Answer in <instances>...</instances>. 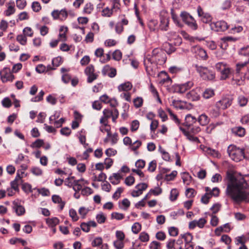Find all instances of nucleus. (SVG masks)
I'll return each instance as SVG.
<instances>
[{
	"label": "nucleus",
	"instance_id": "28",
	"mask_svg": "<svg viewBox=\"0 0 249 249\" xmlns=\"http://www.w3.org/2000/svg\"><path fill=\"white\" fill-rule=\"evenodd\" d=\"M238 53L241 56L249 57V45L240 48L238 51Z\"/></svg>",
	"mask_w": 249,
	"mask_h": 249
},
{
	"label": "nucleus",
	"instance_id": "16",
	"mask_svg": "<svg viewBox=\"0 0 249 249\" xmlns=\"http://www.w3.org/2000/svg\"><path fill=\"white\" fill-rule=\"evenodd\" d=\"M196 119L192 116L191 114H188L186 116L185 119V122L183 124V125L187 127L188 129L193 125V124L196 122Z\"/></svg>",
	"mask_w": 249,
	"mask_h": 249
},
{
	"label": "nucleus",
	"instance_id": "2",
	"mask_svg": "<svg viewBox=\"0 0 249 249\" xmlns=\"http://www.w3.org/2000/svg\"><path fill=\"white\" fill-rule=\"evenodd\" d=\"M151 58L152 62L156 64L162 65L166 61V55L165 52L160 48H155L152 53Z\"/></svg>",
	"mask_w": 249,
	"mask_h": 249
},
{
	"label": "nucleus",
	"instance_id": "48",
	"mask_svg": "<svg viewBox=\"0 0 249 249\" xmlns=\"http://www.w3.org/2000/svg\"><path fill=\"white\" fill-rule=\"evenodd\" d=\"M17 40L22 45H25L27 43L26 36L22 35H18L17 37Z\"/></svg>",
	"mask_w": 249,
	"mask_h": 249
},
{
	"label": "nucleus",
	"instance_id": "54",
	"mask_svg": "<svg viewBox=\"0 0 249 249\" xmlns=\"http://www.w3.org/2000/svg\"><path fill=\"white\" fill-rule=\"evenodd\" d=\"M196 193V191L193 188H188L185 192L186 196L189 198L194 197Z\"/></svg>",
	"mask_w": 249,
	"mask_h": 249
},
{
	"label": "nucleus",
	"instance_id": "58",
	"mask_svg": "<svg viewBox=\"0 0 249 249\" xmlns=\"http://www.w3.org/2000/svg\"><path fill=\"white\" fill-rule=\"evenodd\" d=\"M94 40V34L89 32L86 36L85 41L86 43H92Z\"/></svg>",
	"mask_w": 249,
	"mask_h": 249
},
{
	"label": "nucleus",
	"instance_id": "31",
	"mask_svg": "<svg viewBox=\"0 0 249 249\" xmlns=\"http://www.w3.org/2000/svg\"><path fill=\"white\" fill-rule=\"evenodd\" d=\"M214 94V90L211 89H207L203 93V96L205 99H209Z\"/></svg>",
	"mask_w": 249,
	"mask_h": 249
},
{
	"label": "nucleus",
	"instance_id": "27",
	"mask_svg": "<svg viewBox=\"0 0 249 249\" xmlns=\"http://www.w3.org/2000/svg\"><path fill=\"white\" fill-rule=\"evenodd\" d=\"M59 222V220L57 217L46 219V223L51 228L55 227Z\"/></svg>",
	"mask_w": 249,
	"mask_h": 249
},
{
	"label": "nucleus",
	"instance_id": "11",
	"mask_svg": "<svg viewBox=\"0 0 249 249\" xmlns=\"http://www.w3.org/2000/svg\"><path fill=\"white\" fill-rule=\"evenodd\" d=\"M51 15L54 20L59 19L63 21L67 18L68 14L66 9H63L60 11L54 10L52 12Z\"/></svg>",
	"mask_w": 249,
	"mask_h": 249
},
{
	"label": "nucleus",
	"instance_id": "1",
	"mask_svg": "<svg viewBox=\"0 0 249 249\" xmlns=\"http://www.w3.org/2000/svg\"><path fill=\"white\" fill-rule=\"evenodd\" d=\"M249 185L243 177H231L226 190V195L234 202L240 203L249 198Z\"/></svg>",
	"mask_w": 249,
	"mask_h": 249
},
{
	"label": "nucleus",
	"instance_id": "46",
	"mask_svg": "<svg viewBox=\"0 0 249 249\" xmlns=\"http://www.w3.org/2000/svg\"><path fill=\"white\" fill-rule=\"evenodd\" d=\"M157 167V161L155 160L151 161L148 165V171L150 172H153L155 171Z\"/></svg>",
	"mask_w": 249,
	"mask_h": 249
},
{
	"label": "nucleus",
	"instance_id": "41",
	"mask_svg": "<svg viewBox=\"0 0 249 249\" xmlns=\"http://www.w3.org/2000/svg\"><path fill=\"white\" fill-rule=\"evenodd\" d=\"M134 105L135 107L139 108L142 106L143 99L142 97H138L133 100Z\"/></svg>",
	"mask_w": 249,
	"mask_h": 249
},
{
	"label": "nucleus",
	"instance_id": "5",
	"mask_svg": "<svg viewBox=\"0 0 249 249\" xmlns=\"http://www.w3.org/2000/svg\"><path fill=\"white\" fill-rule=\"evenodd\" d=\"M160 27L161 30L167 31L169 26V17L167 11L162 10L160 14Z\"/></svg>",
	"mask_w": 249,
	"mask_h": 249
},
{
	"label": "nucleus",
	"instance_id": "14",
	"mask_svg": "<svg viewBox=\"0 0 249 249\" xmlns=\"http://www.w3.org/2000/svg\"><path fill=\"white\" fill-rule=\"evenodd\" d=\"M143 63L147 73L150 75L154 74L156 68L153 67V63H155V62H152L151 58L146 57L144 59Z\"/></svg>",
	"mask_w": 249,
	"mask_h": 249
},
{
	"label": "nucleus",
	"instance_id": "9",
	"mask_svg": "<svg viewBox=\"0 0 249 249\" xmlns=\"http://www.w3.org/2000/svg\"><path fill=\"white\" fill-rule=\"evenodd\" d=\"M85 73L88 76L87 82L89 83H92L98 77V74L95 72L94 68L92 65H89L85 69Z\"/></svg>",
	"mask_w": 249,
	"mask_h": 249
},
{
	"label": "nucleus",
	"instance_id": "17",
	"mask_svg": "<svg viewBox=\"0 0 249 249\" xmlns=\"http://www.w3.org/2000/svg\"><path fill=\"white\" fill-rule=\"evenodd\" d=\"M179 128L189 141L196 142H199L198 138L191 135L188 130H187L181 126H180Z\"/></svg>",
	"mask_w": 249,
	"mask_h": 249
},
{
	"label": "nucleus",
	"instance_id": "45",
	"mask_svg": "<svg viewBox=\"0 0 249 249\" xmlns=\"http://www.w3.org/2000/svg\"><path fill=\"white\" fill-rule=\"evenodd\" d=\"M96 219L97 222L99 224H103L105 223L106 217L103 214V213H101L99 214H98L96 216Z\"/></svg>",
	"mask_w": 249,
	"mask_h": 249
},
{
	"label": "nucleus",
	"instance_id": "20",
	"mask_svg": "<svg viewBox=\"0 0 249 249\" xmlns=\"http://www.w3.org/2000/svg\"><path fill=\"white\" fill-rule=\"evenodd\" d=\"M68 31L67 27L62 26L59 29V40L66 41L67 40L66 33Z\"/></svg>",
	"mask_w": 249,
	"mask_h": 249
},
{
	"label": "nucleus",
	"instance_id": "19",
	"mask_svg": "<svg viewBox=\"0 0 249 249\" xmlns=\"http://www.w3.org/2000/svg\"><path fill=\"white\" fill-rule=\"evenodd\" d=\"M232 132L239 137H243L245 135V129L241 126H236L231 129Z\"/></svg>",
	"mask_w": 249,
	"mask_h": 249
},
{
	"label": "nucleus",
	"instance_id": "4",
	"mask_svg": "<svg viewBox=\"0 0 249 249\" xmlns=\"http://www.w3.org/2000/svg\"><path fill=\"white\" fill-rule=\"evenodd\" d=\"M180 17L183 21L191 29L196 30L198 25L195 18L186 12H182Z\"/></svg>",
	"mask_w": 249,
	"mask_h": 249
},
{
	"label": "nucleus",
	"instance_id": "39",
	"mask_svg": "<svg viewBox=\"0 0 249 249\" xmlns=\"http://www.w3.org/2000/svg\"><path fill=\"white\" fill-rule=\"evenodd\" d=\"M248 102V99L243 95H240L238 98V102L241 107L245 106Z\"/></svg>",
	"mask_w": 249,
	"mask_h": 249
},
{
	"label": "nucleus",
	"instance_id": "38",
	"mask_svg": "<svg viewBox=\"0 0 249 249\" xmlns=\"http://www.w3.org/2000/svg\"><path fill=\"white\" fill-rule=\"evenodd\" d=\"M44 95V92L43 90H41L36 96L32 98L31 101L34 102L41 101L43 100Z\"/></svg>",
	"mask_w": 249,
	"mask_h": 249
},
{
	"label": "nucleus",
	"instance_id": "26",
	"mask_svg": "<svg viewBox=\"0 0 249 249\" xmlns=\"http://www.w3.org/2000/svg\"><path fill=\"white\" fill-rule=\"evenodd\" d=\"M132 88V84L129 82H125L124 83L121 84L118 87V90L121 91H128L130 90Z\"/></svg>",
	"mask_w": 249,
	"mask_h": 249
},
{
	"label": "nucleus",
	"instance_id": "44",
	"mask_svg": "<svg viewBox=\"0 0 249 249\" xmlns=\"http://www.w3.org/2000/svg\"><path fill=\"white\" fill-rule=\"evenodd\" d=\"M139 125L140 123L138 120H135L133 121L131 124L130 126L131 131L132 132L136 131L138 129Z\"/></svg>",
	"mask_w": 249,
	"mask_h": 249
},
{
	"label": "nucleus",
	"instance_id": "21",
	"mask_svg": "<svg viewBox=\"0 0 249 249\" xmlns=\"http://www.w3.org/2000/svg\"><path fill=\"white\" fill-rule=\"evenodd\" d=\"M220 79L221 80H225L227 78H229L230 76L232 74L231 69L229 67H226L223 70H222L220 72Z\"/></svg>",
	"mask_w": 249,
	"mask_h": 249
},
{
	"label": "nucleus",
	"instance_id": "56",
	"mask_svg": "<svg viewBox=\"0 0 249 249\" xmlns=\"http://www.w3.org/2000/svg\"><path fill=\"white\" fill-rule=\"evenodd\" d=\"M198 53L199 56L204 60H206L208 57L206 51L203 49L199 48L198 50Z\"/></svg>",
	"mask_w": 249,
	"mask_h": 249
},
{
	"label": "nucleus",
	"instance_id": "35",
	"mask_svg": "<svg viewBox=\"0 0 249 249\" xmlns=\"http://www.w3.org/2000/svg\"><path fill=\"white\" fill-rule=\"evenodd\" d=\"M142 229L141 224L139 222L135 223L131 227L132 232L135 234L138 233Z\"/></svg>",
	"mask_w": 249,
	"mask_h": 249
},
{
	"label": "nucleus",
	"instance_id": "43",
	"mask_svg": "<svg viewBox=\"0 0 249 249\" xmlns=\"http://www.w3.org/2000/svg\"><path fill=\"white\" fill-rule=\"evenodd\" d=\"M164 47L166 49V52L168 54L172 53L176 50V48L171 43H166L165 44Z\"/></svg>",
	"mask_w": 249,
	"mask_h": 249
},
{
	"label": "nucleus",
	"instance_id": "13",
	"mask_svg": "<svg viewBox=\"0 0 249 249\" xmlns=\"http://www.w3.org/2000/svg\"><path fill=\"white\" fill-rule=\"evenodd\" d=\"M197 12L198 17L201 18V20L203 23H207L211 21L212 19L211 16L209 13L205 12L200 6L197 7Z\"/></svg>",
	"mask_w": 249,
	"mask_h": 249
},
{
	"label": "nucleus",
	"instance_id": "51",
	"mask_svg": "<svg viewBox=\"0 0 249 249\" xmlns=\"http://www.w3.org/2000/svg\"><path fill=\"white\" fill-rule=\"evenodd\" d=\"M69 215L73 221H77L79 219L76 211L73 209L70 210Z\"/></svg>",
	"mask_w": 249,
	"mask_h": 249
},
{
	"label": "nucleus",
	"instance_id": "23",
	"mask_svg": "<svg viewBox=\"0 0 249 249\" xmlns=\"http://www.w3.org/2000/svg\"><path fill=\"white\" fill-rule=\"evenodd\" d=\"M210 121V119L205 114H202L198 118V122L200 125L204 126L207 125Z\"/></svg>",
	"mask_w": 249,
	"mask_h": 249
},
{
	"label": "nucleus",
	"instance_id": "50",
	"mask_svg": "<svg viewBox=\"0 0 249 249\" xmlns=\"http://www.w3.org/2000/svg\"><path fill=\"white\" fill-rule=\"evenodd\" d=\"M61 57L58 56L52 59V63L54 67H57L62 63Z\"/></svg>",
	"mask_w": 249,
	"mask_h": 249
},
{
	"label": "nucleus",
	"instance_id": "24",
	"mask_svg": "<svg viewBox=\"0 0 249 249\" xmlns=\"http://www.w3.org/2000/svg\"><path fill=\"white\" fill-rule=\"evenodd\" d=\"M186 96L188 99L192 101L198 100L200 98L199 95L195 90H192L189 92L187 93Z\"/></svg>",
	"mask_w": 249,
	"mask_h": 249
},
{
	"label": "nucleus",
	"instance_id": "10",
	"mask_svg": "<svg viewBox=\"0 0 249 249\" xmlns=\"http://www.w3.org/2000/svg\"><path fill=\"white\" fill-rule=\"evenodd\" d=\"M219 189L217 187H214L212 189L211 193H206L202 196L201 202L205 204L209 203L210 199L213 196H218L219 195Z\"/></svg>",
	"mask_w": 249,
	"mask_h": 249
},
{
	"label": "nucleus",
	"instance_id": "12",
	"mask_svg": "<svg viewBox=\"0 0 249 249\" xmlns=\"http://www.w3.org/2000/svg\"><path fill=\"white\" fill-rule=\"evenodd\" d=\"M232 102V99L231 98H223L216 103L215 107L224 110L231 106Z\"/></svg>",
	"mask_w": 249,
	"mask_h": 249
},
{
	"label": "nucleus",
	"instance_id": "61",
	"mask_svg": "<svg viewBox=\"0 0 249 249\" xmlns=\"http://www.w3.org/2000/svg\"><path fill=\"white\" fill-rule=\"evenodd\" d=\"M124 217V215L123 213H118L117 212H114L111 213V218H114L118 220H122Z\"/></svg>",
	"mask_w": 249,
	"mask_h": 249
},
{
	"label": "nucleus",
	"instance_id": "60",
	"mask_svg": "<svg viewBox=\"0 0 249 249\" xmlns=\"http://www.w3.org/2000/svg\"><path fill=\"white\" fill-rule=\"evenodd\" d=\"M2 105L4 107H10L12 105V103L11 100L8 97L4 98L2 102Z\"/></svg>",
	"mask_w": 249,
	"mask_h": 249
},
{
	"label": "nucleus",
	"instance_id": "6",
	"mask_svg": "<svg viewBox=\"0 0 249 249\" xmlns=\"http://www.w3.org/2000/svg\"><path fill=\"white\" fill-rule=\"evenodd\" d=\"M249 64V60L244 62H239L236 64V69L235 72L233 74L232 80L233 81H235L233 84H236L237 85H240V82H241L240 80H234V77L236 76L240 75L241 73H243V71L245 70L246 67Z\"/></svg>",
	"mask_w": 249,
	"mask_h": 249
},
{
	"label": "nucleus",
	"instance_id": "62",
	"mask_svg": "<svg viewBox=\"0 0 249 249\" xmlns=\"http://www.w3.org/2000/svg\"><path fill=\"white\" fill-rule=\"evenodd\" d=\"M177 175V172L176 171H173L171 173L168 175H166L165 177V179L167 181L172 180Z\"/></svg>",
	"mask_w": 249,
	"mask_h": 249
},
{
	"label": "nucleus",
	"instance_id": "30",
	"mask_svg": "<svg viewBox=\"0 0 249 249\" xmlns=\"http://www.w3.org/2000/svg\"><path fill=\"white\" fill-rule=\"evenodd\" d=\"M180 237L184 239L185 244L191 243L193 238V236L190 233L187 232L183 234H181Z\"/></svg>",
	"mask_w": 249,
	"mask_h": 249
},
{
	"label": "nucleus",
	"instance_id": "55",
	"mask_svg": "<svg viewBox=\"0 0 249 249\" xmlns=\"http://www.w3.org/2000/svg\"><path fill=\"white\" fill-rule=\"evenodd\" d=\"M112 56L114 60L119 61L122 58V54L120 51L116 50L113 52Z\"/></svg>",
	"mask_w": 249,
	"mask_h": 249
},
{
	"label": "nucleus",
	"instance_id": "7",
	"mask_svg": "<svg viewBox=\"0 0 249 249\" xmlns=\"http://www.w3.org/2000/svg\"><path fill=\"white\" fill-rule=\"evenodd\" d=\"M0 77L3 83L12 82L15 79V76L10 71V69L7 67L4 68L0 71Z\"/></svg>",
	"mask_w": 249,
	"mask_h": 249
},
{
	"label": "nucleus",
	"instance_id": "3",
	"mask_svg": "<svg viewBox=\"0 0 249 249\" xmlns=\"http://www.w3.org/2000/svg\"><path fill=\"white\" fill-rule=\"evenodd\" d=\"M195 67L199 73L200 77L205 80H213L215 78V73L212 71L209 70L207 67L199 66L197 64Z\"/></svg>",
	"mask_w": 249,
	"mask_h": 249
},
{
	"label": "nucleus",
	"instance_id": "63",
	"mask_svg": "<svg viewBox=\"0 0 249 249\" xmlns=\"http://www.w3.org/2000/svg\"><path fill=\"white\" fill-rule=\"evenodd\" d=\"M175 240L170 239L167 243L166 247L168 249H178V247H175Z\"/></svg>",
	"mask_w": 249,
	"mask_h": 249
},
{
	"label": "nucleus",
	"instance_id": "29",
	"mask_svg": "<svg viewBox=\"0 0 249 249\" xmlns=\"http://www.w3.org/2000/svg\"><path fill=\"white\" fill-rule=\"evenodd\" d=\"M84 185V183H80L79 180H74V185L72 189L75 192H79L80 191H82Z\"/></svg>",
	"mask_w": 249,
	"mask_h": 249
},
{
	"label": "nucleus",
	"instance_id": "40",
	"mask_svg": "<svg viewBox=\"0 0 249 249\" xmlns=\"http://www.w3.org/2000/svg\"><path fill=\"white\" fill-rule=\"evenodd\" d=\"M171 14L172 18L173 20L175 23L178 26H181V24L178 19V17L177 15H176L174 13V10L173 8H172L171 9Z\"/></svg>",
	"mask_w": 249,
	"mask_h": 249
},
{
	"label": "nucleus",
	"instance_id": "22",
	"mask_svg": "<svg viewBox=\"0 0 249 249\" xmlns=\"http://www.w3.org/2000/svg\"><path fill=\"white\" fill-rule=\"evenodd\" d=\"M52 201L54 203L59 204V207L61 210H62L65 206V203L64 201H63L62 198L58 195H53L52 197Z\"/></svg>",
	"mask_w": 249,
	"mask_h": 249
},
{
	"label": "nucleus",
	"instance_id": "33",
	"mask_svg": "<svg viewBox=\"0 0 249 249\" xmlns=\"http://www.w3.org/2000/svg\"><path fill=\"white\" fill-rule=\"evenodd\" d=\"M182 179L183 183L188 185H189L191 182L192 177L189 173H183L182 175Z\"/></svg>",
	"mask_w": 249,
	"mask_h": 249
},
{
	"label": "nucleus",
	"instance_id": "36",
	"mask_svg": "<svg viewBox=\"0 0 249 249\" xmlns=\"http://www.w3.org/2000/svg\"><path fill=\"white\" fill-rule=\"evenodd\" d=\"M113 113L114 109L112 110L108 108L105 109L103 111V113L106 120H107L108 119L110 118L113 115Z\"/></svg>",
	"mask_w": 249,
	"mask_h": 249
},
{
	"label": "nucleus",
	"instance_id": "25",
	"mask_svg": "<svg viewBox=\"0 0 249 249\" xmlns=\"http://www.w3.org/2000/svg\"><path fill=\"white\" fill-rule=\"evenodd\" d=\"M9 5L7 9L5 11V15L6 16H10L13 14L15 12V4L14 1H10L8 3Z\"/></svg>",
	"mask_w": 249,
	"mask_h": 249
},
{
	"label": "nucleus",
	"instance_id": "18",
	"mask_svg": "<svg viewBox=\"0 0 249 249\" xmlns=\"http://www.w3.org/2000/svg\"><path fill=\"white\" fill-rule=\"evenodd\" d=\"M13 208L15 210L16 214L18 215H22L24 214L25 212L24 207L19 204L18 202L14 201L13 202Z\"/></svg>",
	"mask_w": 249,
	"mask_h": 249
},
{
	"label": "nucleus",
	"instance_id": "49",
	"mask_svg": "<svg viewBox=\"0 0 249 249\" xmlns=\"http://www.w3.org/2000/svg\"><path fill=\"white\" fill-rule=\"evenodd\" d=\"M124 191V189L122 187H119L117 188L116 192L114 193L112 196V198L114 199L117 200L121 196V194Z\"/></svg>",
	"mask_w": 249,
	"mask_h": 249
},
{
	"label": "nucleus",
	"instance_id": "59",
	"mask_svg": "<svg viewBox=\"0 0 249 249\" xmlns=\"http://www.w3.org/2000/svg\"><path fill=\"white\" fill-rule=\"evenodd\" d=\"M89 210L85 207H82L79 209L78 212L80 215H81L82 218H84L88 213Z\"/></svg>",
	"mask_w": 249,
	"mask_h": 249
},
{
	"label": "nucleus",
	"instance_id": "37",
	"mask_svg": "<svg viewBox=\"0 0 249 249\" xmlns=\"http://www.w3.org/2000/svg\"><path fill=\"white\" fill-rule=\"evenodd\" d=\"M206 152L213 157L219 158L220 156L219 153L217 151L209 147L207 148Z\"/></svg>",
	"mask_w": 249,
	"mask_h": 249
},
{
	"label": "nucleus",
	"instance_id": "53",
	"mask_svg": "<svg viewBox=\"0 0 249 249\" xmlns=\"http://www.w3.org/2000/svg\"><path fill=\"white\" fill-rule=\"evenodd\" d=\"M113 9L114 8H112L110 9L108 7H106L102 10V15L105 17H110L112 14Z\"/></svg>",
	"mask_w": 249,
	"mask_h": 249
},
{
	"label": "nucleus",
	"instance_id": "42",
	"mask_svg": "<svg viewBox=\"0 0 249 249\" xmlns=\"http://www.w3.org/2000/svg\"><path fill=\"white\" fill-rule=\"evenodd\" d=\"M44 141L42 139H37L35 142H33L31 146L33 148H39L42 146L44 144Z\"/></svg>",
	"mask_w": 249,
	"mask_h": 249
},
{
	"label": "nucleus",
	"instance_id": "8",
	"mask_svg": "<svg viewBox=\"0 0 249 249\" xmlns=\"http://www.w3.org/2000/svg\"><path fill=\"white\" fill-rule=\"evenodd\" d=\"M210 25L211 29L215 32H224L228 28L227 22L223 20L212 22Z\"/></svg>",
	"mask_w": 249,
	"mask_h": 249
},
{
	"label": "nucleus",
	"instance_id": "47",
	"mask_svg": "<svg viewBox=\"0 0 249 249\" xmlns=\"http://www.w3.org/2000/svg\"><path fill=\"white\" fill-rule=\"evenodd\" d=\"M93 9V5L90 3H87L83 9V12L86 14H90Z\"/></svg>",
	"mask_w": 249,
	"mask_h": 249
},
{
	"label": "nucleus",
	"instance_id": "52",
	"mask_svg": "<svg viewBox=\"0 0 249 249\" xmlns=\"http://www.w3.org/2000/svg\"><path fill=\"white\" fill-rule=\"evenodd\" d=\"M139 239L143 242H147L149 239V235L146 232H142L140 234Z\"/></svg>",
	"mask_w": 249,
	"mask_h": 249
},
{
	"label": "nucleus",
	"instance_id": "57",
	"mask_svg": "<svg viewBox=\"0 0 249 249\" xmlns=\"http://www.w3.org/2000/svg\"><path fill=\"white\" fill-rule=\"evenodd\" d=\"M32 8L34 12H38L41 10V6L38 2L34 1L32 3Z\"/></svg>",
	"mask_w": 249,
	"mask_h": 249
},
{
	"label": "nucleus",
	"instance_id": "34",
	"mask_svg": "<svg viewBox=\"0 0 249 249\" xmlns=\"http://www.w3.org/2000/svg\"><path fill=\"white\" fill-rule=\"evenodd\" d=\"M178 194L179 192L177 189H172L170 192L169 197L170 200L172 201L176 200L178 196Z\"/></svg>",
	"mask_w": 249,
	"mask_h": 249
},
{
	"label": "nucleus",
	"instance_id": "64",
	"mask_svg": "<svg viewBox=\"0 0 249 249\" xmlns=\"http://www.w3.org/2000/svg\"><path fill=\"white\" fill-rule=\"evenodd\" d=\"M114 246L116 249H122L124 247L123 241L116 240L113 243Z\"/></svg>",
	"mask_w": 249,
	"mask_h": 249
},
{
	"label": "nucleus",
	"instance_id": "32",
	"mask_svg": "<svg viewBox=\"0 0 249 249\" xmlns=\"http://www.w3.org/2000/svg\"><path fill=\"white\" fill-rule=\"evenodd\" d=\"M159 151L162 154V158L163 160L168 161L170 160V156L169 154L163 149L161 146H159Z\"/></svg>",
	"mask_w": 249,
	"mask_h": 249
},
{
	"label": "nucleus",
	"instance_id": "15",
	"mask_svg": "<svg viewBox=\"0 0 249 249\" xmlns=\"http://www.w3.org/2000/svg\"><path fill=\"white\" fill-rule=\"evenodd\" d=\"M193 85L194 83L192 81H188L184 84L177 86L176 90L178 92L183 93L190 89L193 87Z\"/></svg>",
	"mask_w": 249,
	"mask_h": 249
}]
</instances>
